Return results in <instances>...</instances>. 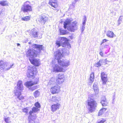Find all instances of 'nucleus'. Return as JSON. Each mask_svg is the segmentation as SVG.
Returning <instances> with one entry per match:
<instances>
[{
  "instance_id": "f257e3e1",
  "label": "nucleus",
  "mask_w": 123,
  "mask_h": 123,
  "mask_svg": "<svg viewBox=\"0 0 123 123\" xmlns=\"http://www.w3.org/2000/svg\"><path fill=\"white\" fill-rule=\"evenodd\" d=\"M54 56L55 58L57 60L58 64H60L62 67H67L69 65V61H62L60 59L63 56V55L60 50H58L55 51L54 53Z\"/></svg>"
},
{
  "instance_id": "f03ea898",
  "label": "nucleus",
  "mask_w": 123,
  "mask_h": 123,
  "mask_svg": "<svg viewBox=\"0 0 123 123\" xmlns=\"http://www.w3.org/2000/svg\"><path fill=\"white\" fill-rule=\"evenodd\" d=\"M38 73L36 68L33 67H30L27 69L26 76L28 78L35 79L36 78L35 77Z\"/></svg>"
},
{
  "instance_id": "7ed1b4c3",
  "label": "nucleus",
  "mask_w": 123,
  "mask_h": 123,
  "mask_svg": "<svg viewBox=\"0 0 123 123\" xmlns=\"http://www.w3.org/2000/svg\"><path fill=\"white\" fill-rule=\"evenodd\" d=\"M97 104L96 101L93 98L90 97L88 98L87 100V105L89 106V111L92 112L94 111L97 106Z\"/></svg>"
},
{
  "instance_id": "20e7f679",
  "label": "nucleus",
  "mask_w": 123,
  "mask_h": 123,
  "mask_svg": "<svg viewBox=\"0 0 123 123\" xmlns=\"http://www.w3.org/2000/svg\"><path fill=\"white\" fill-rule=\"evenodd\" d=\"M28 3H30V2L28 1H27L24 3L21 8V12L25 13L32 11V6Z\"/></svg>"
},
{
  "instance_id": "39448f33",
  "label": "nucleus",
  "mask_w": 123,
  "mask_h": 123,
  "mask_svg": "<svg viewBox=\"0 0 123 123\" xmlns=\"http://www.w3.org/2000/svg\"><path fill=\"white\" fill-rule=\"evenodd\" d=\"M26 54L27 57H29V58L31 59L37 57L38 55V52L36 50L31 49H28Z\"/></svg>"
},
{
  "instance_id": "423d86ee",
  "label": "nucleus",
  "mask_w": 123,
  "mask_h": 123,
  "mask_svg": "<svg viewBox=\"0 0 123 123\" xmlns=\"http://www.w3.org/2000/svg\"><path fill=\"white\" fill-rule=\"evenodd\" d=\"M12 66V65L8 63H5L3 61H0V71L7 70L11 68Z\"/></svg>"
},
{
  "instance_id": "0eeeda50",
  "label": "nucleus",
  "mask_w": 123,
  "mask_h": 123,
  "mask_svg": "<svg viewBox=\"0 0 123 123\" xmlns=\"http://www.w3.org/2000/svg\"><path fill=\"white\" fill-rule=\"evenodd\" d=\"M39 78L37 77L33 79L32 81H27L25 83V85L27 87H31L32 86L38 84L39 82Z\"/></svg>"
},
{
  "instance_id": "6e6552de",
  "label": "nucleus",
  "mask_w": 123,
  "mask_h": 123,
  "mask_svg": "<svg viewBox=\"0 0 123 123\" xmlns=\"http://www.w3.org/2000/svg\"><path fill=\"white\" fill-rule=\"evenodd\" d=\"M48 19V18L47 15L45 14H43L40 15L38 18V20L41 23L44 24Z\"/></svg>"
},
{
  "instance_id": "1a4fd4ad",
  "label": "nucleus",
  "mask_w": 123,
  "mask_h": 123,
  "mask_svg": "<svg viewBox=\"0 0 123 123\" xmlns=\"http://www.w3.org/2000/svg\"><path fill=\"white\" fill-rule=\"evenodd\" d=\"M50 91L52 94H58L60 91V87L57 85L54 86L50 88Z\"/></svg>"
},
{
  "instance_id": "9d476101",
  "label": "nucleus",
  "mask_w": 123,
  "mask_h": 123,
  "mask_svg": "<svg viewBox=\"0 0 123 123\" xmlns=\"http://www.w3.org/2000/svg\"><path fill=\"white\" fill-rule=\"evenodd\" d=\"M61 40H62V41H65V42L62 43L61 44V46L63 47H66L68 48H71V45L70 44L68 41L69 40L67 39L65 37H61Z\"/></svg>"
},
{
  "instance_id": "9b49d317",
  "label": "nucleus",
  "mask_w": 123,
  "mask_h": 123,
  "mask_svg": "<svg viewBox=\"0 0 123 123\" xmlns=\"http://www.w3.org/2000/svg\"><path fill=\"white\" fill-rule=\"evenodd\" d=\"M77 29V23L75 21L71 23L68 27V30L71 32H74Z\"/></svg>"
},
{
  "instance_id": "f8f14e48",
  "label": "nucleus",
  "mask_w": 123,
  "mask_h": 123,
  "mask_svg": "<svg viewBox=\"0 0 123 123\" xmlns=\"http://www.w3.org/2000/svg\"><path fill=\"white\" fill-rule=\"evenodd\" d=\"M48 4L51 7L56 9L59 7V4L57 0H49Z\"/></svg>"
},
{
  "instance_id": "ddd939ff",
  "label": "nucleus",
  "mask_w": 123,
  "mask_h": 123,
  "mask_svg": "<svg viewBox=\"0 0 123 123\" xmlns=\"http://www.w3.org/2000/svg\"><path fill=\"white\" fill-rule=\"evenodd\" d=\"M29 59L31 63L35 67H38L40 65V62L39 59L29 58Z\"/></svg>"
},
{
  "instance_id": "4468645a",
  "label": "nucleus",
  "mask_w": 123,
  "mask_h": 123,
  "mask_svg": "<svg viewBox=\"0 0 123 123\" xmlns=\"http://www.w3.org/2000/svg\"><path fill=\"white\" fill-rule=\"evenodd\" d=\"M61 66H59L57 64L55 65L53 68V72H59L63 71L64 69L67 67H62Z\"/></svg>"
},
{
  "instance_id": "2eb2a0df",
  "label": "nucleus",
  "mask_w": 123,
  "mask_h": 123,
  "mask_svg": "<svg viewBox=\"0 0 123 123\" xmlns=\"http://www.w3.org/2000/svg\"><path fill=\"white\" fill-rule=\"evenodd\" d=\"M64 80V77L63 75L58 74V78L56 79V83L57 84L59 85L62 83Z\"/></svg>"
},
{
  "instance_id": "dca6fc26",
  "label": "nucleus",
  "mask_w": 123,
  "mask_h": 123,
  "mask_svg": "<svg viewBox=\"0 0 123 123\" xmlns=\"http://www.w3.org/2000/svg\"><path fill=\"white\" fill-rule=\"evenodd\" d=\"M39 111V110L38 108L35 107H33V108L32 109V111H30L29 112V115L28 117V118H31L32 117H33V118H34V116H35V115L34 116L32 115V114L33 113H34L37 112L38 111ZM36 116L37 117V116L36 115Z\"/></svg>"
},
{
  "instance_id": "f3484780",
  "label": "nucleus",
  "mask_w": 123,
  "mask_h": 123,
  "mask_svg": "<svg viewBox=\"0 0 123 123\" xmlns=\"http://www.w3.org/2000/svg\"><path fill=\"white\" fill-rule=\"evenodd\" d=\"M61 105L59 103L52 105L51 107V111L54 112L59 109L61 107Z\"/></svg>"
},
{
  "instance_id": "a211bd4d",
  "label": "nucleus",
  "mask_w": 123,
  "mask_h": 123,
  "mask_svg": "<svg viewBox=\"0 0 123 123\" xmlns=\"http://www.w3.org/2000/svg\"><path fill=\"white\" fill-rule=\"evenodd\" d=\"M15 95L18 98L19 100H22L24 98V97L21 95V92L18 91V90H16L14 92Z\"/></svg>"
},
{
  "instance_id": "6ab92c4d",
  "label": "nucleus",
  "mask_w": 123,
  "mask_h": 123,
  "mask_svg": "<svg viewBox=\"0 0 123 123\" xmlns=\"http://www.w3.org/2000/svg\"><path fill=\"white\" fill-rule=\"evenodd\" d=\"M17 86V89L16 90H18V91H20L23 90L22 82V81H18V82Z\"/></svg>"
},
{
  "instance_id": "aec40b11",
  "label": "nucleus",
  "mask_w": 123,
  "mask_h": 123,
  "mask_svg": "<svg viewBox=\"0 0 123 123\" xmlns=\"http://www.w3.org/2000/svg\"><path fill=\"white\" fill-rule=\"evenodd\" d=\"M33 48L37 49L40 51L42 50L43 49V45H38L36 44H34L32 45Z\"/></svg>"
},
{
  "instance_id": "412c9836",
  "label": "nucleus",
  "mask_w": 123,
  "mask_h": 123,
  "mask_svg": "<svg viewBox=\"0 0 123 123\" xmlns=\"http://www.w3.org/2000/svg\"><path fill=\"white\" fill-rule=\"evenodd\" d=\"M106 35L108 37L111 38H112L115 36L114 33L112 31H107Z\"/></svg>"
},
{
  "instance_id": "4be33fe9",
  "label": "nucleus",
  "mask_w": 123,
  "mask_h": 123,
  "mask_svg": "<svg viewBox=\"0 0 123 123\" xmlns=\"http://www.w3.org/2000/svg\"><path fill=\"white\" fill-rule=\"evenodd\" d=\"M101 103L103 106H106L107 105L108 103L106 98L105 97L102 98Z\"/></svg>"
},
{
  "instance_id": "5701e85b",
  "label": "nucleus",
  "mask_w": 123,
  "mask_h": 123,
  "mask_svg": "<svg viewBox=\"0 0 123 123\" xmlns=\"http://www.w3.org/2000/svg\"><path fill=\"white\" fill-rule=\"evenodd\" d=\"M71 22V20L69 19H67L64 22V27L66 29L68 27V25Z\"/></svg>"
},
{
  "instance_id": "b1692460",
  "label": "nucleus",
  "mask_w": 123,
  "mask_h": 123,
  "mask_svg": "<svg viewBox=\"0 0 123 123\" xmlns=\"http://www.w3.org/2000/svg\"><path fill=\"white\" fill-rule=\"evenodd\" d=\"M31 34L34 37H37L38 36V32L35 30L34 29L32 30Z\"/></svg>"
},
{
  "instance_id": "393cba45",
  "label": "nucleus",
  "mask_w": 123,
  "mask_h": 123,
  "mask_svg": "<svg viewBox=\"0 0 123 123\" xmlns=\"http://www.w3.org/2000/svg\"><path fill=\"white\" fill-rule=\"evenodd\" d=\"M107 109V108H102L99 111L98 113V116H100L103 114L105 112V111Z\"/></svg>"
},
{
  "instance_id": "a878e982",
  "label": "nucleus",
  "mask_w": 123,
  "mask_h": 123,
  "mask_svg": "<svg viewBox=\"0 0 123 123\" xmlns=\"http://www.w3.org/2000/svg\"><path fill=\"white\" fill-rule=\"evenodd\" d=\"M94 75L93 72H92L90 74V76L89 79V82L92 83L94 81Z\"/></svg>"
},
{
  "instance_id": "bb28decb",
  "label": "nucleus",
  "mask_w": 123,
  "mask_h": 123,
  "mask_svg": "<svg viewBox=\"0 0 123 123\" xmlns=\"http://www.w3.org/2000/svg\"><path fill=\"white\" fill-rule=\"evenodd\" d=\"M31 18V17L29 16H26L21 18L22 20L25 21H28L30 20Z\"/></svg>"
},
{
  "instance_id": "cd10ccee",
  "label": "nucleus",
  "mask_w": 123,
  "mask_h": 123,
  "mask_svg": "<svg viewBox=\"0 0 123 123\" xmlns=\"http://www.w3.org/2000/svg\"><path fill=\"white\" fill-rule=\"evenodd\" d=\"M0 5L2 6L8 5V3L6 1H0Z\"/></svg>"
},
{
  "instance_id": "c85d7f7f",
  "label": "nucleus",
  "mask_w": 123,
  "mask_h": 123,
  "mask_svg": "<svg viewBox=\"0 0 123 123\" xmlns=\"http://www.w3.org/2000/svg\"><path fill=\"white\" fill-rule=\"evenodd\" d=\"M101 79L102 81L103 84L104 85L108 81L107 78L103 77V78H101Z\"/></svg>"
},
{
  "instance_id": "c756f323",
  "label": "nucleus",
  "mask_w": 123,
  "mask_h": 123,
  "mask_svg": "<svg viewBox=\"0 0 123 123\" xmlns=\"http://www.w3.org/2000/svg\"><path fill=\"white\" fill-rule=\"evenodd\" d=\"M22 110L23 112L25 113L26 115H27L28 114V110L27 107L24 108Z\"/></svg>"
},
{
  "instance_id": "7c9ffc66",
  "label": "nucleus",
  "mask_w": 123,
  "mask_h": 123,
  "mask_svg": "<svg viewBox=\"0 0 123 123\" xmlns=\"http://www.w3.org/2000/svg\"><path fill=\"white\" fill-rule=\"evenodd\" d=\"M40 94V92L38 90L36 91L34 93V96L35 98L38 97Z\"/></svg>"
},
{
  "instance_id": "2f4dec72",
  "label": "nucleus",
  "mask_w": 123,
  "mask_h": 123,
  "mask_svg": "<svg viewBox=\"0 0 123 123\" xmlns=\"http://www.w3.org/2000/svg\"><path fill=\"white\" fill-rule=\"evenodd\" d=\"M62 40H61L60 39V41H57L55 43L58 46V47H59L61 46V44L62 43L61 42H62Z\"/></svg>"
},
{
  "instance_id": "473e14b6",
  "label": "nucleus",
  "mask_w": 123,
  "mask_h": 123,
  "mask_svg": "<svg viewBox=\"0 0 123 123\" xmlns=\"http://www.w3.org/2000/svg\"><path fill=\"white\" fill-rule=\"evenodd\" d=\"M107 78V74L104 72H103L101 73V78Z\"/></svg>"
},
{
  "instance_id": "72a5a7b5",
  "label": "nucleus",
  "mask_w": 123,
  "mask_h": 123,
  "mask_svg": "<svg viewBox=\"0 0 123 123\" xmlns=\"http://www.w3.org/2000/svg\"><path fill=\"white\" fill-rule=\"evenodd\" d=\"M34 105L35 106V107L38 108H40L41 107V105L38 102H36Z\"/></svg>"
},
{
  "instance_id": "f704fd0d",
  "label": "nucleus",
  "mask_w": 123,
  "mask_h": 123,
  "mask_svg": "<svg viewBox=\"0 0 123 123\" xmlns=\"http://www.w3.org/2000/svg\"><path fill=\"white\" fill-rule=\"evenodd\" d=\"M51 100L52 102H56L57 101H58V100L57 99V98L56 96H53L51 98Z\"/></svg>"
},
{
  "instance_id": "c9c22d12",
  "label": "nucleus",
  "mask_w": 123,
  "mask_h": 123,
  "mask_svg": "<svg viewBox=\"0 0 123 123\" xmlns=\"http://www.w3.org/2000/svg\"><path fill=\"white\" fill-rule=\"evenodd\" d=\"M59 31L61 35H65L66 34V31L64 30H62L61 29H59Z\"/></svg>"
},
{
  "instance_id": "e433bc0d",
  "label": "nucleus",
  "mask_w": 123,
  "mask_h": 123,
  "mask_svg": "<svg viewBox=\"0 0 123 123\" xmlns=\"http://www.w3.org/2000/svg\"><path fill=\"white\" fill-rule=\"evenodd\" d=\"M5 121L7 123H9L11 122L10 120L9 117H8L5 118H4Z\"/></svg>"
},
{
  "instance_id": "4c0bfd02",
  "label": "nucleus",
  "mask_w": 123,
  "mask_h": 123,
  "mask_svg": "<svg viewBox=\"0 0 123 123\" xmlns=\"http://www.w3.org/2000/svg\"><path fill=\"white\" fill-rule=\"evenodd\" d=\"M106 121L105 119L102 118L101 119V120L98 122L97 123H104Z\"/></svg>"
},
{
  "instance_id": "58836bf2",
  "label": "nucleus",
  "mask_w": 123,
  "mask_h": 123,
  "mask_svg": "<svg viewBox=\"0 0 123 123\" xmlns=\"http://www.w3.org/2000/svg\"><path fill=\"white\" fill-rule=\"evenodd\" d=\"M101 60H99L98 62L95 64V66L97 67H99L101 65V63H100Z\"/></svg>"
},
{
  "instance_id": "ea45409f",
  "label": "nucleus",
  "mask_w": 123,
  "mask_h": 123,
  "mask_svg": "<svg viewBox=\"0 0 123 123\" xmlns=\"http://www.w3.org/2000/svg\"><path fill=\"white\" fill-rule=\"evenodd\" d=\"M37 86H34L33 87L30 88V89L31 91H33L37 88Z\"/></svg>"
},
{
  "instance_id": "a19ab883",
  "label": "nucleus",
  "mask_w": 123,
  "mask_h": 123,
  "mask_svg": "<svg viewBox=\"0 0 123 123\" xmlns=\"http://www.w3.org/2000/svg\"><path fill=\"white\" fill-rule=\"evenodd\" d=\"M93 89L95 92H97L98 91V89L97 87L94 86H93Z\"/></svg>"
},
{
  "instance_id": "79ce46f5",
  "label": "nucleus",
  "mask_w": 123,
  "mask_h": 123,
  "mask_svg": "<svg viewBox=\"0 0 123 123\" xmlns=\"http://www.w3.org/2000/svg\"><path fill=\"white\" fill-rule=\"evenodd\" d=\"M53 82L52 80H50L48 83V85L49 86H51L52 85V82Z\"/></svg>"
},
{
  "instance_id": "37998d69",
  "label": "nucleus",
  "mask_w": 123,
  "mask_h": 123,
  "mask_svg": "<svg viewBox=\"0 0 123 123\" xmlns=\"http://www.w3.org/2000/svg\"><path fill=\"white\" fill-rule=\"evenodd\" d=\"M108 41V40L106 39H103L102 42V43H105L106 42H107Z\"/></svg>"
},
{
  "instance_id": "c03bdc74",
  "label": "nucleus",
  "mask_w": 123,
  "mask_h": 123,
  "mask_svg": "<svg viewBox=\"0 0 123 123\" xmlns=\"http://www.w3.org/2000/svg\"><path fill=\"white\" fill-rule=\"evenodd\" d=\"M108 62V61L107 60V59H105L104 60V63L105 64H107V62Z\"/></svg>"
},
{
  "instance_id": "a18cd8bd",
  "label": "nucleus",
  "mask_w": 123,
  "mask_h": 123,
  "mask_svg": "<svg viewBox=\"0 0 123 123\" xmlns=\"http://www.w3.org/2000/svg\"><path fill=\"white\" fill-rule=\"evenodd\" d=\"M100 55L102 57H103L104 56V53L102 51H100L99 53Z\"/></svg>"
},
{
  "instance_id": "49530a36",
  "label": "nucleus",
  "mask_w": 123,
  "mask_h": 123,
  "mask_svg": "<svg viewBox=\"0 0 123 123\" xmlns=\"http://www.w3.org/2000/svg\"><path fill=\"white\" fill-rule=\"evenodd\" d=\"M86 19H85V21H84V23H85V22H86Z\"/></svg>"
},
{
  "instance_id": "de8ad7c7",
  "label": "nucleus",
  "mask_w": 123,
  "mask_h": 123,
  "mask_svg": "<svg viewBox=\"0 0 123 123\" xmlns=\"http://www.w3.org/2000/svg\"><path fill=\"white\" fill-rule=\"evenodd\" d=\"M17 45H19L20 44H19V43H18V44H17Z\"/></svg>"
}]
</instances>
